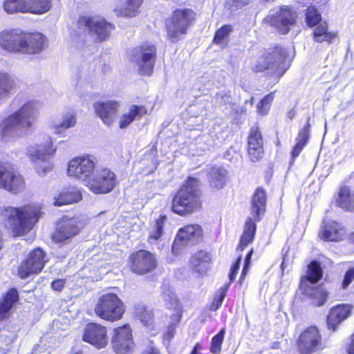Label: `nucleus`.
<instances>
[{
  "label": "nucleus",
  "instance_id": "obj_1",
  "mask_svg": "<svg viewBox=\"0 0 354 354\" xmlns=\"http://www.w3.org/2000/svg\"><path fill=\"white\" fill-rule=\"evenodd\" d=\"M40 106L39 101L30 100L5 118L0 124L2 139L10 141L26 136L39 115Z\"/></svg>",
  "mask_w": 354,
  "mask_h": 354
},
{
  "label": "nucleus",
  "instance_id": "obj_2",
  "mask_svg": "<svg viewBox=\"0 0 354 354\" xmlns=\"http://www.w3.org/2000/svg\"><path fill=\"white\" fill-rule=\"evenodd\" d=\"M201 196L199 181L189 178L174 195L172 211L180 216L194 212L201 206Z\"/></svg>",
  "mask_w": 354,
  "mask_h": 354
},
{
  "label": "nucleus",
  "instance_id": "obj_3",
  "mask_svg": "<svg viewBox=\"0 0 354 354\" xmlns=\"http://www.w3.org/2000/svg\"><path fill=\"white\" fill-rule=\"evenodd\" d=\"M40 214V207L34 205L22 207H9L5 210L7 217L6 225L15 236H22L31 230Z\"/></svg>",
  "mask_w": 354,
  "mask_h": 354
},
{
  "label": "nucleus",
  "instance_id": "obj_4",
  "mask_svg": "<svg viewBox=\"0 0 354 354\" xmlns=\"http://www.w3.org/2000/svg\"><path fill=\"white\" fill-rule=\"evenodd\" d=\"M286 51L280 46L270 48L263 53L252 67L254 72H264L281 77L288 70L290 64L286 62Z\"/></svg>",
  "mask_w": 354,
  "mask_h": 354
},
{
  "label": "nucleus",
  "instance_id": "obj_5",
  "mask_svg": "<svg viewBox=\"0 0 354 354\" xmlns=\"http://www.w3.org/2000/svg\"><path fill=\"white\" fill-rule=\"evenodd\" d=\"M194 18L195 13L190 9L175 10L166 21L167 39L171 42H177L183 39Z\"/></svg>",
  "mask_w": 354,
  "mask_h": 354
},
{
  "label": "nucleus",
  "instance_id": "obj_6",
  "mask_svg": "<svg viewBox=\"0 0 354 354\" xmlns=\"http://www.w3.org/2000/svg\"><path fill=\"white\" fill-rule=\"evenodd\" d=\"M94 310L99 317L114 322L122 318L124 313V306L117 295L105 294L99 298Z\"/></svg>",
  "mask_w": 354,
  "mask_h": 354
},
{
  "label": "nucleus",
  "instance_id": "obj_7",
  "mask_svg": "<svg viewBox=\"0 0 354 354\" xmlns=\"http://www.w3.org/2000/svg\"><path fill=\"white\" fill-rule=\"evenodd\" d=\"M130 60L138 67L142 75L152 73L156 59V48L154 45L145 42L132 49Z\"/></svg>",
  "mask_w": 354,
  "mask_h": 354
},
{
  "label": "nucleus",
  "instance_id": "obj_8",
  "mask_svg": "<svg viewBox=\"0 0 354 354\" xmlns=\"http://www.w3.org/2000/svg\"><path fill=\"white\" fill-rule=\"evenodd\" d=\"M52 7V0H5L3 10L8 14L32 13L43 15Z\"/></svg>",
  "mask_w": 354,
  "mask_h": 354
},
{
  "label": "nucleus",
  "instance_id": "obj_9",
  "mask_svg": "<svg viewBox=\"0 0 354 354\" xmlns=\"http://www.w3.org/2000/svg\"><path fill=\"white\" fill-rule=\"evenodd\" d=\"M96 160L90 155L72 159L68 165V175L81 181L84 186L94 174Z\"/></svg>",
  "mask_w": 354,
  "mask_h": 354
},
{
  "label": "nucleus",
  "instance_id": "obj_10",
  "mask_svg": "<svg viewBox=\"0 0 354 354\" xmlns=\"http://www.w3.org/2000/svg\"><path fill=\"white\" fill-rule=\"evenodd\" d=\"M0 187L12 194L22 192L26 188L24 177L9 162H0Z\"/></svg>",
  "mask_w": 354,
  "mask_h": 354
},
{
  "label": "nucleus",
  "instance_id": "obj_11",
  "mask_svg": "<svg viewBox=\"0 0 354 354\" xmlns=\"http://www.w3.org/2000/svg\"><path fill=\"white\" fill-rule=\"evenodd\" d=\"M116 184L117 179L114 172L103 168L93 174L85 187L95 194H104L111 192Z\"/></svg>",
  "mask_w": 354,
  "mask_h": 354
},
{
  "label": "nucleus",
  "instance_id": "obj_12",
  "mask_svg": "<svg viewBox=\"0 0 354 354\" xmlns=\"http://www.w3.org/2000/svg\"><path fill=\"white\" fill-rule=\"evenodd\" d=\"M55 151L53 147L51 139L46 141L43 146H37L36 148L30 147L28 150V156L35 164V168L40 176L45 175L52 169V163L49 161V156Z\"/></svg>",
  "mask_w": 354,
  "mask_h": 354
},
{
  "label": "nucleus",
  "instance_id": "obj_13",
  "mask_svg": "<svg viewBox=\"0 0 354 354\" xmlns=\"http://www.w3.org/2000/svg\"><path fill=\"white\" fill-rule=\"evenodd\" d=\"M297 15L290 7L283 6L268 15L264 21L276 28L281 34H287L290 26L295 24Z\"/></svg>",
  "mask_w": 354,
  "mask_h": 354
},
{
  "label": "nucleus",
  "instance_id": "obj_14",
  "mask_svg": "<svg viewBox=\"0 0 354 354\" xmlns=\"http://www.w3.org/2000/svg\"><path fill=\"white\" fill-rule=\"evenodd\" d=\"M77 27L82 30H88V33L95 41H102L109 37L114 26L104 20H97L93 17H81L77 21Z\"/></svg>",
  "mask_w": 354,
  "mask_h": 354
},
{
  "label": "nucleus",
  "instance_id": "obj_15",
  "mask_svg": "<svg viewBox=\"0 0 354 354\" xmlns=\"http://www.w3.org/2000/svg\"><path fill=\"white\" fill-rule=\"evenodd\" d=\"M45 257V252L40 248L31 251L19 267L18 272L20 278L26 279L31 274L40 272L46 261Z\"/></svg>",
  "mask_w": 354,
  "mask_h": 354
},
{
  "label": "nucleus",
  "instance_id": "obj_16",
  "mask_svg": "<svg viewBox=\"0 0 354 354\" xmlns=\"http://www.w3.org/2000/svg\"><path fill=\"white\" fill-rule=\"evenodd\" d=\"M26 32L20 29L4 30L0 33V46L12 53L24 54Z\"/></svg>",
  "mask_w": 354,
  "mask_h": 354
},
{
  "label": "nucleus",
  "instance_id": "obj_17",
  "mask_svg": "<svg viewBox=\"0 0 354 354\" xmlns=\"http://www.w3.org/2000/svg\"><path fill=\"white\" fill-rule=\"evenodd\" d=\"M297 347L300 354H312L322 348V336L319 330L311 326L299 336Z\"/></svg>",
  "mask_w": 354,
  "mask_h": 354
},
{
  "label": "nucleus",
  "instance_id": "obj_18",
  "mask_svg": "<svg viewBox=\"0 0 354 354\" xmlns=\"http://www.w3.org/2000/svg\"><path fill=\"white\" fill-rule=\"evenodd\" d=\"M113 349L117 354H129L134 346L132 330L129 324L114 329L111 337Z\"/></svg>",
  "mask_w": 354,
  "mask_h": 354
},
{
  "label": "nucleus",
  "instance_id": "obj_19",
  "mask_svg": "<svg viewBox=\"0 0 354 354\" xmlns=\"http://www.w3.org/2000/svg\"><path fill=\"white\" fill-rule=\"evenodd\" d=\"M202 235L203 230L197 224L188 225L180 228L173 243V252H178L184 246L197 243L201 239Z\"/></svg>",
  "mask_w": 354,
  "mask_h": 354
},
{
  "label": "nucleus",
  "instance_id": "obj_20",
  "mask_svg": "<svg viewBox=\"0 0 354 354\" xmlns=\"http://www.w3.org/2000/svg\"><path fill=\"white\" fill-rule=\"evenodd\" d=\"M157 266L154 255L146 250H139L130 257L131 270L138 274H145L153 270Z\"/></svg>",
  "mask_w": 354,
  "mask_h": 354
},
{
  "label": "nucleus",
  "instance_id": "obj_21",
  "mask_svg": "<svg viewBox=\"0 0 354 354\" xmlns=\"http://www.w3.org/2000/svg\"><path fill=\"white\" fill-rule=\"evenodd\" d=\"M82 227L83 223L78 218H64L58 224L53 239L57 242L68 240L76 236Z\"/></svg>",
  "mask_w": 354,
  "mask_h": 354
},
{
  "label": "nucleus",
  "instance_id": "obj_22",
  "mask_svg": "<svg viewBox=\"0 0 354 354\" xmlns=\"http://www.w3.org/2000/svg\"><path fill=\"white\" fill-rule=\"evenodd\" d=\"M120 102L118 100L97 101L93 104L95 113L106 126L115 122Z\"/></svg>",
  "mask_w": 354,
  "mask_h": 354
},
{
  "label": "nucleus",
  "instance_id": "obj_23",
  "mask_svg": "<svg viewBox=\"0 0 354 354\" xmlns=\"http://www.w3.org/2000/svg\"><path fill=\"white\" fill-rule=\"evenodd\" d=\"M106 328L95 323L88 324L84 330L83 340L97 348L105 347L108 343Z\"/></svg>",
  "mask_w": 354,
  "mask_h": 354
},
{
  "label": "nucleus",
  "instance_id": "obj_24",
  "mask_svg": "<svg viewBox=\"0 0 354 354\" xmlns=\"http://www.w3.org/2000/svg\"><path fill=\"white\" fill-rule=\"evenodd\" d=\"M263 138L259 127H252L248 138V153L251 161L257 162L263 157Z\"/></svg>",
  "mask_w": 354,
  "mask_h": 354
},
{
  "label": "nucleus",
  "instance_id": "obj_25",
  "mask_svg": "<svg viewBox=\"0 0 354 354\" xmlns=\"http://www.w3.org/2000/svg\"><path fill=\"white\" fill-rule=\"evenodd\" d=\"M351 310L352 306L348 304L337 305L331 308L327 317L328 328L335 330L338 325L351 315Z\"/></svg>",
  "mask_w": 354,
  "mask_h": 354
},
{
  "label": "nucleus",
  "instance_id": "obj_26",
  "mask_svg": "<svg viewBox=\"0 0 354 354\" xmlns=\"http://www.w3.org/2000/svg\"><path fill=\"white\" fill-rule=\"evenodd\" d=\"M24 54H37L47 46V40L41 32H26Z\"/></svg>",
  "mask_w": 354,
  "mask_h": 354
},
{
  "label": "nucleus",
  "instance_id": "obj_27",
  "mask_svg": "<svg viewBox=\"0 0 354 354\" xmlns=\"http://www.w3.org/2000/svg\"><path fill=\"white\" fill-rule=\"evenodd\" d=\"M344 236V229L335 221L327 223L319 233L320 238L327 241H340Z\"/></svg>",
  "mask_w": 354,
  "mask_h": 354
},
{
  "label": "nucleus",
  "instance_id": "obj_28",
  "mask_svg": "<svg viewBox=\"0 0 354 354\" xmlns=\"http://www.w3.org/2000/svg\"><path fill=\"white\" fill-rule=\"evenodd\" d=\"M147 112L142 106L131 105L119 118V127L122 129L129 127L135 120L140 118Z\"/></svg>",
  "mask_w": 354,
  "mask_h": 354
},
{
  "label": "nucleus",
  "instance_id": "obj_29",
  "mask_svg": "<svg viewBox=\"0 0 354 354\" xmlns=\"http://www.w3.org/2000/svg\"><path fill=\"white\" fill-rule=\"evenodd\" d=\"M192 268L198 274L203 275L210 268L211 257L209 253L205 251H199L190 259Z\"/></svg>",
  "mask_w": 354,
  "mask_h": 354
},
{
  "label": "nucleus",
  "instance_id": "obj_30",
  "mask_svg": "<svg viewBox=\"0 0 354 354\" xmlns=\"http://www.w3.org/2000/svg\"><path fill=\"white\" fill-rule=\"evenodd\" d=\"M142 0H124L117 5L114 11L117 16L123 17H133L136 16Z\"/></svg>",
  "mask_w": 354,
  "mask_h": 354
},
{
  "label": "nucleus",
  "instance_id": "obj_31",
  "mask_svg": "<svg viewBox=\"0 0 354 354\" xmlns=\"http://www.w3.org/2000/svg\"><path fill=\"white\" fill-rule=\"evenodd\" d=\"M266 193L263 189L259 187L256 189L252 199V214L260 221V216L263 214L266 209Z\"/></svg>",
  "mask_w": 354,
  "mask_h": 354
},
{
  "label": "nucleus",
  "instance_id": "obj_32",
  "mask_svg": "<svg viewBox=\"0 0 354 354\" xmlns=\"http://www.w3.org/2000/svg\"><path fill=\"white\" fill-rule=\"evenodd\" d=\"M258 221L257 217H250L247 219L237 250L242 251L245 247L253 241L257 230L256 223Z\"/></svg>",
  "mask_w": 354,
  "mask_h": 354
},
{
  "label": "nucleus",
  "instance_id": "obj_33",
  "mask_svg": "<svg viewBox=\"0 0 354 354\" xmlns=\"http://www.w3.org/2000/svg\"><path fill=\"white\" fill-rule=\"evenodd\" d=\"M82 199V194L76 187L64 189L57 197L55 198L53 203L55 206H62L77 203Z\"/></svg>",
  "mask_w": 354,
  "mask_h": 354
},
{
  "label": "nucleus",
  "instance_id": "obj_34",
  "mask_svg": "<svg viewBox=\"0 0 354 354\" xmlns=\"http://www.w3.org/2000/svg\"><path fill=\"white\" fill-rule=\"evenodd\" d=\"M15 88V78L8 73L0 71V104L9 97Z\"/></svg>",
  "mask_w": 354,
  "mask_h": 354
},
{
  "label": "nucleus",
  "instance_id": "obj_35",
  "mask_svg": "<svg viewBox=\"0 0 354 354\" xmlns=\"http://www.w3.org/2000/svg\"><path fill=\"white\" fill-rule=\"evenodd\" d=\"M76 123V118L73 112L64 113L60 120L53 121L51 129L56 134L64 133L68 129L73 127Z\"/></svg>",
  "mask_w": 354,
  "mask_h": 354
},
{
  "label": "nucleus",
  "instance_id": "obj_36",
  "mask_svg": "<svg viewBox=\"0 0 354 354\" xmlns=\"http://www.w3.org/2000/svg\"><path fill=\"white\" fill-rule=\"evenodd\" d=\"M337 205L346 211L354 210V192L350 187H342L338 198L336 201Z\"/></svg>",
  "mask_w": 354,
  "mask_h": 354
},
{
  "label": "nucleus",
  "instance_id": "obj_37",
  "mask_svg": "<svg viewBox=\"0 0 354 354\" xmlns=\"http://www.w3.org/2000/svg\"><path fill=\"white\" fill-rule=\"evenodd\" d=\"M336 36L335 32L328 31V24L326 21L318 23L313 31L314 40L319 43L327 41L328 44H331Z\"/></svg>",
  "mask_w": 354,
  "mask_h": 354
},
{
  "label": "nucleus",
  "instance_id": "obj_38",
  "mask_svg": "<svg viewBox=\"0 0 354 354\" xmlns=\"http://www.w3.org/2000/svg\"><path fill=\"white\" fill-rule=\"evenodd\" d=\"M18 300V292L11 289L0 301V319L6 317L7 313L12 308L13 304Z\"/></svg>",
  "mask_w": 354,
  "mask_h": 354
},
{
  "label": "nucleus",
  "instance_id": "obj_39",
  "mask_svg": "<svg viewBox=\"0 0 354 354\" xmlns=\"http://www.w3.org/2000/svg\"><path fill=\"white\" fill-rule=\"evenodd\" d=\"M306 293L315 306L324 305L328 297L326 290L321 287L308 288L306 290Z\"/></svg>",
  "mask_w": 354,
  "mask_h": 354
},
{
  "label": "nucleus",
  "instance_id": "obj_40",
  "mask_svg": "<svg viewBox=\"0 0 354 354\" xmlns=\"http://www.w3.org/2000/svg\"><path fill=\"white\" fill-rule=\"evenodd\" d=\"M322 277V270L320 265L316 261H313L309 264L307 274L305 277L306 279H301V285L304 286L306 282L314 284L318 282Z\"/></svg>",
  "mask_w": 354,
  "mask_h": 354
},
{
  "label": "nucleus",
  "instance_id": "obj_41",
  "mask_svg": "<svg viewBox=\"0 0 354 354\" xmlns=\"http://www.w3.org/2000/svg\"><path fill=\"white\" fill-rule=\"evenodd\" d=\"M167 220L165 215L160 216L158 218L154 225L151 227L149 232L148 241L150 243H156L162 236L163 234V226Z\"/></svg>",
  "mask_w": 354,
  "mask_h": 354
},
{
  "label": "nucleus",
  "instance_id": "obj_42",
  "mask_svg": "<svg viewBox=\"0 0 354 354\" xmlns=\"http://www.w3.org/2000/svg\"><path fill=\"white\" fill-rule=\"evenodd\" d=\"M226 170L223 167H214L210 172L209 183L211 187L221 189L225 184Z\"/></svg>",
  "mask_w": 354,
  "mask_h": 354
},
{
  "label": "nucleus",
  "instance_id": "obj_43",
  "mask_svg": "<svg viewBox=\"0 0 354 354\" xmlns=\"http://www.w3.org/2000/svg\"><path fill=\"white\" fill-rule=\"evenodd\" d=\"M161 297L168 308H176L178 306L176 296L169 284L164 283L162 285Z\"/></svg>",
  "mask_w": 354,
  "mask_h": 354
},
{
  "label": "nucleus",
  "instance_id": "obj_44",
  "mask_svg": "<svg viewBox=\"0 0 354 354\" xmlns=\"http://www.w3.org/2000/svg\"><path fill=\"white\" fill-rule=\"evenodd\" d=\"M136 316L146 326H150L153 321V312L147 309L145 306L139 304L136 307Z\"/></svg>",
  "mask_w": 354,
  "mask_h": 354
},
{
  "label": "nucleus",
  "instance_id": "obj_45",
  "mask_svg": "<svg viewBox=\"0 0 354 354\" xmlns=\"http://www.w3.org/2000/svg\"><path fill=\"white\" fill-rule=\"evenodd\" d=\"M232 31V28L230 25H225L218 30L214 38V42L216 44L225 47L228 41V35Z\"/></svg>",
  "mask_w": 354,
  "mask_h": 354
},
{
  "label": "nucleus",
  "instance_id": "obj_46",
  "mask_svg": "<svg viewBox=\"0 0 354 354\" xmlns=\"http://www.w3.org/2000/svg\"><path fill=\"white\" fill-rule=\"evenodd\" d=\"M230 285L225 284L224 286L221 287L214 297L210 306L209 310L212 311H215L218 310L222 305V303L224 300V298L226 296L227 292L229 289Z\"/></svg>",
  "mask_w": 354,
  "mask_h": 354
},
{
  "label": "nucleus",
  "instance_id": "obj_47",
  "mask_svg": "<svg viewBox=\"0 0 354 354\" xmlns=\"http://www.w3.org/2000/svg\"><path fill=\"white\" fill-rule=\"evenodd\" d=\"M306 21L310 27L315 26L322 21L320 13L314 6H310L307 9Z\"/></svg>",
  "mask_w": 354,
  "mask_h": 354
},
{
  "label": "nucleus",
  "instance_id": "obj_48",
  "mask_svg": "<svg viewBox=\"0 0 354 354\" xmlns=\"http://www.w3.org/2000/svg\"><path fill=\"white\" fill-rule=\"evenodd\" d=\"M224 335L225 329L222 328L216 335L213 337L210 346V351L212 353L218 354L220 353Z\"/></svg>",
  "mask_w": 354,
  "mask_h": 354
},
{
  "label": "nucleus",
  "instance_id": "obj_49",
  "mask_svg": "<svg viewBox=\"0 0 354 354\" xmlns=\"http://www.w3.org/2000/svg\"><path fill=\"white\" fill-rule=\"evenodd\" d=\"M274 99V93H270L267 95L263 100L257 105L258 112L260 114L266 115L268 113V110L270 109V104Z\"/></svg>",
  "mask_w": 354,
  "mask_h": 354
},
{
  "label": "nucleus",
  "instance_id": "obj_50",
  "mask_svg": "<svg viewBox=\"0 0 354 354\" xmlns=\"http://www.w3.org/2000/svg\"><path fill=\"white\" fill-rule=\"evenodd\" d=\"M310 136V124L309 120H308L307 124L299 132L298 136L296 139L297 142H301L305 145L307 144Z\"/></svg>",
  "mask_w": 354,
  "mask_h": 354
},
{
  "label": "nucleus",
  "instance_id": "obj_51",
  "mask_svg": "<svg viewBox=\"0 0 354 354\" xmlns=\"http://www.w3.org/2000/svg\"><path fill=\"white\" fill-rule=\"evenodd\" d=\"M354 280V268H349L345 273L344 280L342 283V288L343 289L347 288V287Z\"/></svg>",
  "mask_w": 354,
  "mask_h": 354
},
{
  "label": "nucleus",
  "instance_id": "obj_52",
  "mask_svg": "<svg viewBox=\"0 0 354 354\" xmlns=\"http://www.w3.org/2000/svg\"><path fill=\"white\" fill-rule=\"evenodd\" d=\"M241 261V257H239L237 259L236 262L234 263V265L232 266V267L231 268L230 272L229 274V278H230V283H228L229 285H230V283H232L235 279V277H236L237 272L239 269Z\"/></svg>",
  "mask_w": 354,
  "mask_h": 354
},
{
  "label": "nucleus",
  "instance_id": "obj_53",
  "mask_svg": "<svg viewBox=\"0 0 354 354\" xmlns=\"http://www.w3.org/2000/svg\"><path fill=\"white\" fill-rule=\"evenodd\" d=\"M66 281L64 279H57L55 280L51 283V287L53 290L56 291H61L64 286H65Z\"/></svg>",
  "mask_w": 354,
  "mask_h": 354
},
{
  "label": "nucleus",
  "instance_id": "obj_54",
  "mask_svg": "<svg viewBox=\"0 0 354 354\" xmlns=\"http://www.w3.org/2000/svg\"><path fill=\"white\" fill-rule=\"evenodd\" d=\"M304 146V144L297 141V144L293 147L292 151V157L293 159H295L299 155L300 152L301 151Z\"/></svg>",
  "mask_w": 354,
  "mask_h": 354
},
{
  "label": "nucleus",
  "instance_id": "obj_55",
  "mask_svg": "<svg viewBox=\"0 0 354 354\" xmlns=\"http://www.w3.org/2000/svg\"><path fill=\"white\" fill-rule=\"evenodd\" d=\"M252 252H253L252 250H251L250 251V252L245 257V266H244V268L243 269L241 277H243L246 273L247 268L249 266Z\"/></svg>",
  "mask_w": 354,
  "mask_h": 354
},
{
  "label": "nucleus",
  "instance_id": "obj_56",
  "mask_svg": "<svg viewBox=\"0 0 354 354\" xmlns=\"http://www.w3.org/2000/svg\"><path fill=\"white\" fill-rule=\"evenodd\" d=\"M142 354H160L158 350L153 346H150L142 353Z\"/></svg>",
  "mask_w": 354,
  "mask_h": 354
},
{
  "label": "nucleus",
  "instance_id": "obj_57",
  "mask_svg": "<svg viewBox=\"0 0 354 354\" xmlns=\"http://www.w3.org/2000/svg\"><path fill=\"white\" fill-rule=\"evenodd\" d=\"M347 352L348 354H354V333L351 337V343L348 346Z\"/></svg>",
  "mask_w": 354,
  "mask_h": 354
},
{
  "label": "nucleus",
  "instance_id": "obj_58",
  "mask_svg": "<svg viewBox=\"0 0 354 354\" xmlns=\"http://www.w3.org/2000/svg\"><path fill=\"white\" fill-rule=\"evenodd\" d=\"M230 97L227 95L222 93H217L216 95V99L217 101L223 100L224 103H226L229 100Z\"/></svg>",
  "mask_w": 354,
  "mask_h": 354
},
{
  "label": "nucleus",
  "instance_id": "obj_59",
  "mask_svg": "<svg viewBox=\"0 0 354 354\" xmlns=\"http://www.w3.org/2000/svg\"><path fill=\"white\" fill-rule=\"evenodd\" d=\"M250 1L251 0H236V2L241 6H246L250 3Z\"/></svg>",
  "mask_w": 354,
  "mask_h": 354
},
{
  "label": "nucleus",
  "instance_id": "obj_60",
  "mask_svg": "<svg viewBox=\"0 0 354 354\" xmlns=\"http://www.w3.org/2000/svg\"><path fill=\"white\" fill-rule=\"evenodd\" d=\"M296 112L295 110L292 109L288 111V117L290 119H292L295 116Z\"/></svg>",
  "mask_w": 354,
  "mask_h": 354
},
{
  "label": "nucleus",
  "instance_id": "obj_61",
  "mask_svg": "<svg viewBox=\"0 0 354 354\" xmlns=\"http://www.w3.org/2000/svg\"><path fill=\"white\" fill-rule=\"evenodd\" d=\"M279 343L277 342H275L272 344V348H279Z\"/></svg>",
  "mask_w": 354,
  "mask_h": 354
},
{
  "label": "nucleus",
  "instance_id": "obj_62",
  "mask_svg": "<svg viewBox=\"0 0 354 354\" xmlns=\"http://www.w3.org/2000/svg\"><path fill=\"white\" fill-rule=\"evenodd\" d=\"M350 239L354 243V232L351 234Z\"/></svg>",
  "mask_w": 354,
  "mask_h": 354
},
{
  "label": "nucleus",
  "instance_id": "obj_63",
  "mask_svg": "<svg viewBox=\"0 0 354 354\" xmlns=\"http://www.w3.org/2000/svg\"><path fill=\"white\" fill-rule=\"evenodd\" d=\"M190 354H197L196 347L193 349V351H192V353Z\"/></svg>",
  "mask_w": 354,
  "mask_h": 354
},
{
  "label": "nucleus",
  "instance_id": "obj_64",
  "mask_svg": "<svg viewBox=\"0 0 354 354\" xmlns=\"http://www.w3.org/2000/svg\"><path fill=\"white\" fill-rule=\"evenodd\" d=\"M283 266H284V262L283 261L282 263H281V268H283Z\"/></svg>",
  "mask_w": 354,
  "mask_h": 354
}]
</instances>
